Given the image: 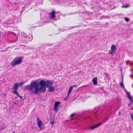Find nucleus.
<instances>
[{
	"label": "nucleus",
	"mask_w": 133,
	"mask_h": 133,
	"mask_svg": "<svg viewBox=\"0 0 133 133\" xmlns=\"http://www.w3.org/2000/svg\"><path fill=\"white\" fill-rule=\"evenodd\" d=\"M39 84L37 81L32 82L30 85L25 86L23 89L24 90L29 89L31 90L32 92H34L35 94H37L39 92Z\"/></svg>",
	"instance_id": "f257e3e1"
},
{
	"label": "nucleus",
	"mask_w": 133,
	"mask_h": 133,
	"mask_svg": "<svg viewBox=\"0 0 133 133\" xmlns=\"http://www.w3.org/2000/svg\"><path fill=\"white\" fill-rule=\"evenodd\" d=\"M53 84V82L52 81L47 80L45 81L44 80H41L39 83V84L41 85V86L39 88V92L44 93L46 91V87H48Z\"/></svg>",
	"instance_id": "f03ea898"
},
{
	"label": "nucleus",
	"mask_w": 133,
	"mask_h": 133,
	"mask_svg": "<svg viewBox=\"0 0 133 133\" xmlns=\"http://www.w3.org/2000/svg\"><path fill=\"white\" fill-rule=\"evenodd\" d=\"M22 62V59L21 57H17L14 58L11 63V65L13 66L15 65L19 64Z\"/></svg>",
	"instance_id": "7ed1b4c3"
},
{
	"label": "nucleus",
	"mask_w": 133,
	"mask_h": 133,
	"mask_svg": "<svg viewBox=\"0 0 133 133\" xmlns=\"http://www.w3.org/2000/svg\"><path fill=\"white\" fill-rule=\"evenodd\" d=\"M56 14V12H55L54 10H53L52 12H50L49 13L50 18L53 20H57L58 18H59V17L58 15V16L57 17Z\"/></svg>",
	"instance_id": "20e7f679"
},
{
	"label": "nucleus",
	"mask_w": 133,
	"mask_h": 133,
	"mask_svg": "<svg viewBox=\"0 0 133 133\" xmlns=\"http://www.w3.org/2000/svg\"><path fill=\"white\" fill-rule=\"evenodd\" d=\"M22 38L21 39H22L25 40L26 41H30L32 40V36L31 35H29L27 36H26V34L25 33H23L21 35Z\"/></svg>",
	"instance_id": "39448f33"
},
{
	"label": "nucleus",
	"mask_w": 133,
	"mask_h": 133,
	"mask_svg": "<svg viewBox=\"0 0 133 133\" xmlns=\"http://www.w3.org/2000/svg\"><path fill=\"white\" fill-rule=\"evenodd\" d=\"M18 85L17 83H15L12 88L14 90V91L13 92V93L15 94H17L18 92L17 91V90L18 89Z\"/></svg>",
	"instance_id": "423d86ee"
},
{
	"label": "nucleus",
	"mask_w": 133,
	"mask_h": 133,
	"mask_svg": "<svg viewBox=\"0 0 133 133\" xmlns=\"http://www.w3.org/2000/svg\"><path fill=\"white\" fill-rule=\"evenodd\" d=\"M37 123L40 129H43L44 128V126L42 122L40 120L38 117L37 118Z\"/></svg>",
	"instance_id": "0eeeda50"
},
{
	"label": "nucleus",
	"mask_w": 133,
	"mask_h": 133,
	"mask_svg": "<svg viewBox=\"0 0 133 133\" xmlns=\"http://www.w3.org/2000/svg\"><path fill=\"white\" fill-rule=\"evenodd\" d=\"M116 49V46L114 44H112L111 46L110 50L109 51V54H112V53L115 51Z\"/></svg>",
	"instance_id": "6e6552de"
},
{
	"label": "nucleus",
	"mask_w": 133,
	"mask_h": 133,
	"mask_svg": "<svg viewBox=\"0 0 133 133\" xmlns=\"http://www.w3.org/2000/svg\"><path fill=\"white\" fill-rule=\"evenodd\" d=\"M60 103V102L58 101L56 102L55 103L54 110V111H55L56 113H57L58 111L59 105Z\"/></svg>",
	"instance_id": "1a4fd4ad"
},
{
	"label": "nucleus",
	"mask_w": 133,
	"mask_h": 133,
	"mask_svg": "<svg viewBox=\"0 0 133 133\" xmlns=\"http://www.w3.org/2000/svg\"><path fill=\"white\" fill-rule=\"evenodd\" d=\"M103 124V123L99 122L97 124L93 126L92 127H90V128L91 130H94L100 126L101 124Z\"/></svg>",
	"instance_id": "9d476101"
},
{
	"label": "nucleus",
	"mask_w": 133,
	"mask_h": 133,
	"mask_svg": "<svg viewBox=\"0 0 133 133\" xmlns=\"http://www.w3.org/2000/svg\"><path fill=\"white\" fill-rule=\"evenodd\" d=\"M99 112H96L95 111L93 114V116L97 118V119H99Z\"/></svg>",
	"instance_id": "9b49d317"
},
{
	"label": "nucleus",
	"mask_w": 133,
	"mask_h": 133,
	"mask_svg": "<svg viewBox=\"0 0 133 133\" xmlns=\"http://www.w3.org/2000/svg\"><path fill=\"white\" fill-rule=\"evenodd\" d=\"M97 77H95L92 79L93 84L94 85H96L97 84Z\"/></svg>",
	"instance_id": "f8f14e48"
},
{
	"label": "nucleus",
	"mask_w": 133,
	"mask_h": 133,
	"mask_svg": "<svg viewBox=\"0 0 133 133\" xmlns=\"http://www.w3.org/2000/svg\"><path fill=\"white\" fill-rule=\"evenodd\" d=\"M47 88H48L49 91V92H52L54 90V88L51 86Z\"/></svg>",
	"instance_id": "ddd939ff"
},
{
	"label": "nucleus",
	"mask_w": 133,
	"mask_h": 133,
	"mask_svg": "<svg viewBox=\"0 0 133 133\" xmlns=\"http://www.w3.org/2000/svg\"><path fill=\"white\" fill-rule=\"evenodd\" d=\"M18 84V86H23L25 82H21L19 83H17Z\"/></svg>",
	"instance_id": "4468645a"
},
{
	"label": "nucleus",
	"mask_w": 133,
	"mask_h": 133,
	"mask_svg": "<svg viewBox=\"0 0 133 133\" xmlns=\"http://www.w3.org/2000/svg\"><path fill=\"white\" fill-rule=\"evenodd\" d=\"M108 118H109L108 117H106L105 118H104V119H103V122H101L103 123L105 122L106 121H107L108 119Z\"/></svg>",
	"instance_id": "2eb2a0df"
},
{
	"label": "nucleus",
	"mask_w": 133,
	"mask_h": 133,
	"mask_svg": "<svg viewBox=\"0 0 133 133\" xmlns=\"http://www.w3.org/2000/svg\"><path fill=\"white\" fill-rule=\"evenodd\" d=\"M72 87H71L69 88L68 92V93L69 94H70V93L71 92L72 90Z\"/></svg>",
	"instance_id": "dca6fc26"
},
{
	"label": "nucleus",
	"mask_w": 133,
	"mask_h": 133,
	"mask_svg": "<svg viewBox=\"0 0 133 133\" xmlns=\"http://www.w3.org/2000/svg\"><path fill=\"white\" fill-rule=\"evenodd\" d=\"M127 93L128 94V98L130 99V100H131V99H132V97H130V96L129 95H130V93L129 92V94L128 93V92L127 91Z\"/></svg>",
	"instance_id": "f3484780"
},
{
	"label": "nucleus",
	"mask_w": 133,
	"mask_h": 133,
	"mask_svg": "<svg viewBox=\"0 0 133 133\" xmlns=\"http://www.w3.org/2000/svg\"><path fill=\"white\" fill-rule=\"evenodd\" d=\"M120 85L121 87H124V85H123V81H122V82H121L120 83Z\"/></svg>",
	"instance_id": "a211bd4d"
},
{
	"label": "nucleus",
	"mask_w": 133,
	"mask_h": 133,
	"mask_svg": "<svg viewBox=\"0 0 133 133\" xmlns=\"http://www.w3.org/2000/svg\"><path fill=\"white\" fill-rule=\"evenodd\" d=\"M125 21L126 22H128L129 21V19L128 18H127V17H125Z\"/></svg>",
	"instance_id": "6ab92c4d"
},
{
	"label": "nucleus",
	"mask_w": 133,
	"mask_h": 133,
	"mask_svg": "<svg viewBox=\"0 0 133 133\" xmlns=\"http://www.w3.org/2000/svg\"><path fill=\"white\" fill-rule=\"evenodd\" d=\"M131 117L132 119V121L133 122V114L132 113L130 114Z\"/></svg>",
	"instance_id": "aec40b11"
},
{
	"label": "nucleus",
	"mask_w": 133,
	"mask_h": 133,
	"mask_svg": "<svg viewBox=\"0 0 133 133\" xmlns=\"http://www.w3.org/2000/svg\"><path fill=\"white\" fill-rule=\"evenodd\" d=\"M5 128V127L3 125H2L1 127V129L2 130Z\"/></svg>",
	"instance_id": "412c9836"
},
{
	"label": "nucleus",
	"mask_w": 133,
	"mask_h": 133,
	"mask_svg": "<svg viewBox=\"0 0 133 133\" xmlns=\"http://www.w3.org/2000/svg\"><path fill=\"white\" fill-rule=\"evenodd\" d=\"M17 96H18V97H19L21 99H22V96H20L18 94V93L17 94H15Z\"/></svg>",
	"instance_id": "4be33fe9"
},
{
	"label": "nucleus",
	"mask_w": 133,
	"mask_h": 133,
	"mask_svg": "<svg viewBox=\"0 0 133 133\" xmlns=\"http://www.w3.org/2000/svg\"><path fill=\"white\" fill-rule=\"evenodd\" d=\"M14 38L16 39V38H17V36L16 35H15V36H14ZM17 39H16V40H13L12 41V42H15L16 41Z\"/></svg>",
	"instance_id": "5701e85b"
},
{
	"label": "nucleus",
	"mask_w": 133,
	"mask_h": 133,
	"mask_svg": "<svg viewBox=\"0 0 133 133\" xmlns=\"http://www.w3.org/2000/svg\"><path fill=\"white\" fill-rule=\"evenodd\" d=\"M77 85H73L71 87H72V88H73L74 87H77Z\"/></svg>",
	"instance_id": "b1692460"
},
{
	"label": "nucleus",
	"mask_w": 133,
	"mask_h": 133,
	"mask_svg": "<svg viewBox=\"0 0 133 133\" xmlns=\"http://www.w3.org/2000/svg\"><path fill=\"white\" fill-rule=\"evenodd\" d=\"M74 115V114H73L70 115V117L71 118L72 117H73Z\"/></svg>",
	"instance_id": "393cba45"
},
{
	"label": "nucleus",
	"mask_w": 133,
	"mask_h": 133,
	"mask_svg": "<svg viewBox=\"0 0 133 133\" xmlns=\"http://www.w3.org/2000/svg\"><path fill=\"white\" fill-rule=\"evenodd\" d=\"M51 123L53 125L54 124V121H52L51 122Z\"/></svg>",
	"instance_id": "a878e982"
},
{
	"label": "nucleus",
	"mask_w": 133,
	"mask_h": 133,
	"mask_svg": "<svg viewBox=\"0 0 133 133\" xmlns=\"http://www.w3.org/2000/svg\"><path fill=\"white\" fill-rule=\"evenodd\" d=\"M129 61H127V65H128L129 63Z\"/></svg>",
	"instance_id": "bb28decb"
},
{
	"label": "nucleus",
	"mask_w": 133,
	"mask_h": 133,
	"mask_svg": "<svg viewBox=\"0 0 133 133\" xmlns=\"http://www.w3.org/2000/svg\"><path fill=\"white\" fill-rule=\"evenodd\" d=\"M67 97H65L64 99V100L65 101L66 100V99H67Z\"/></svg>",
	"instance_id": "cd10ccee"
},
{
	"label": "nucleus",
	"mask_w": 133,
	"mask_h": 133,
	"mask_svg": "<svg viewBox=\"0 0 133 133\" xmlns=\"http://www.w3.org/2000/svg\"><path fill=\"white\" fill-rule=\"evenodd\" d=\"M69 94L68 93V94L67 95V97H68L69 96Z\"/></svg>",
	"instance_id": "c85d7f7f"
},
{
	"label": "nucleus",
	"mask_w": 133,
	"mask_h": 133,
	"mask_svg": "<svg viewBox=\"0 0 133 133\" xmlns=\"http://www.w3.org/2000/svg\"><path fill=\"white\" fill-rule=\"evenodd\" d=\"M119 115L120 116L121 115V112H119Z\"/></svg>",
	"instance_id": "c756f323"
},
{
	"label": "nucleus",
	"mask_w": 133,
	"mask_h": 133,
	"mask_svg": "<svg viewBox=\"0 0 133 133\" xmlns=\"http://www.w3.org/2000/svg\"><path fill=\"white\" fill-rule=\"evenodd\" d=\"M128 6H124L125 8H127V7H128Z\"/></svg>",
	"instance_id": "7c9ffc66"
},
{
	"label": "nucleus",
	"mask_w": 133,
	"mask_h": 133,
	"mask_svg": "<svg viewBox=\"0 0 133 133\" xmlns=\"http://www.w3.org/2000/svg\"><path fill=\"white\" fill-rule=\"evenodd\" d=\"M88 128H85V129H84V130H86V129H88Z\"/></svg>",
	"instance_id": "2f4dec72"
},
{
	"label": "nucleus",
	"mask_w": 133,
	"mask_h": 133,
	"mask_svg": "<svg viewBox=\"0 0 133 133\" xmlns=\"http://www.w3.org/2000/svg\"><path fill=\"white\" fill-rule=\"evenodd\" d=\"M24 133V132H23V133Z\"/></svg>",
	"instance_id": "473e14b6"
}]
</instances>
